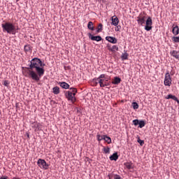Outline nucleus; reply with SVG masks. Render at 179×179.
Returning a JSON list of instances; mask_svg holds the SVG:
<instances>
[{"mask_svg": "<svg viewBox=\"0 0 179 179\" xmlns=\"http://www.w3.org/2000/svg\"><path fill=\"white\" fill-rule=\"evenodd\" d=\"M59 85L62 89H69V84L65 82L59 83Z\"/></svg>", "mask_w": 179, "mask_h": 179, "instance_id": "obj_16", "label": "nucleus"}, {"mask_svg": "<svg viewBox=\"0 0 179 179\" xmlns=\"http://www.w3.org/2000/svg\"><path fill=\"white\" fill-rule=\"evenodd\" d=\"M170 55L171 57H173V58H176V59H178L179 61V51L172 50L170 52Z\"/></svg>", "mask_w": 179, "mask_h": 179, "instance_id": "obj_12", "label": "nucleus"}, {"mask_svg": "<svg viewBox=\"0 0 179 179\" xmlns=\"http://www.w3.org/2000/svg\"><path fill=\"white\" fill-rule=\"evenodd\" d=\"M121 30V27L120 25H117V27L115 28V31H120Z\"/></svg>", "mask_w": 179, "mask_h": 179, "instance_id": "obj_34", "label": "nucleus"}, {"mask_svg": "<svg viewBox=\"0 0 179 179\" xmlns=\"http://www.w3.org/2000/svg\"><path fill=\"white\" fill-rule=\"evenodd\" d=\"M96 138H97V141H99V142H100L101 141H103V140L104 141V135L101 136V135L97 134Z\"/></svg>", "mask_w": 179, "mask_h": 179, "instance_id": "obj_27", "label": "nucleus"}, {"mask_svg": "<svg viewBox=\"0 0 179 179\" xmlns=\"http://www.w3.org/2000/svg\"><path fill=\"white\" fill-rule=\"evenodd\" d=\"M40 123L34 122L32 123V128L34 129L35 132L40 131Z\"/></svg>", "mask_w": 179, "mask_h": 179, "instance_id": "obj_13", "label": "nucleus"}, {"mask_svg": "<svg viewBox=\"0 0 179 179\" xmlns=\"http://www.w3.org/2000/svg\"><path fill=\"white\" fill-rule=\"evenodd\" d=\"M89 38H90L92 41H101L102 38L100 36H94L92 35V34H88Z\"/></svg>", "mask_w": 179, "mask_h": 179, "instance_id": "obj_8", "label": "nucleus"}, {"mask_svg": "<svg viewBox=\"0 0 179 179\" xmlns=\"http://www.w3.org/2000/svg\"><path fill=\"white\" fill-rule=\"evenodd\" d=\"M131 106H132L134 110H138V108H139V105L136 102H133L131 103Z\"/></svg>", "mask_w": 179, "mask_h": 179, "instance_id": "obj_26", "label": "nucleus"}, {"mask_svg": "<svg viewBox=\"0 0 179 179\" xmlns=\"http://www.w3.org/2000/svg\"><path fill=\"white\" fill-rule=\"evenodd\" d=\"M108 50L111 51V52H115V51H118V46L116 45H113L112 47L108 46Z\"/></svg>", "mask_w": 179, "mask_h": 179, "instance_id": "obj_14", "label": "nucleus"}, {"mask_svg": "<svg viewBox=\"0 0 179 179\" xmlns=\"http://www.w3.org/2000/svg\"><path fill=\"white\" fill-rule=\"evenodd\" d=\"M110 160H115V162H117L118 160V154L117 152L113 153L110 157Z\"/></svg>", "mask_w": 179, "mask_h": 179, "instance_id": "obj_17", "label": "nucleus"}, {"mask_svg": "<svg viewBox=\"0 0 179 179\" xmlns=\"http://www.w3.org/2000/svg\"><path fill=\"white\" fill-rule=\"evenodd\" d=\"M172 33L174 34V36H178L179 34V27L178 25L174 26V24L172 27Z\"/></svg>", "mask_w": 179, "mask_h": 179, "instance_id": "obj_11", "label": "nucleus"}, {"mask_svg": "<svg viewBox=\"0 0 179 179\" xmlns=\"http://www.w3.org/2000/svg\"><path fill=\"white\" fill-rule=\"evenodd\" d=\"M97 33H101V31H103V24H99L98 27H97Z\"/></svg>", "mask_w": 179, "mask_h": 179, "instance_id": "obj_24", "label": "nucleus"}, {"mask_svg": "<svg viewBox=\"0 0 179 179\" xmlns=\"http://www.w3.org/2000/svg\"><path fill=\"white\" fill-rule=\"evenodd\" d=\"M113 26H118V24L120 23V20H118V17L116 15H113L111 17Z\"/></svg>", "mask_w": 179, "mask_h": 179, "instance_id": "obj_9", "label": "nucleus"}, {"mask_svg": "<svg viewBox=\"0 0 179 179\" xmlns=\"http://www.w3.org/2000/svg\"><path fill=\"white\" fill-rule=\"evenodd\" d=\"M171 82H172V80H171V76H170V73L167 72L165 74L164 85L165 86L170 87V86H171Z\"/></svg>", "mask_w": 179, "mask_h": 179, "instance_id": "obj_6", "label": "nucleus"}, {"mask_svg": "<svg viewBox=\"0 0 179 179\" xmlns=\"http://www.w3.org/2000/svg\"><path fill=\"white\" fill-rule=\"evenodd\" d=\"M108 177H109V179H111L112 177H113V174H109V175H108Z\"/></svg>", "mask_w": 179, "mask_h": 179, "instance_id": "obj_36", "label": "nucleus"}, {"mask_svg": "<svg viewBox=\"0 0 179 179\" xmlns=\"http://www.w3.org/2000/svg\"><path fill=\"white\" fill-rule=\"evenodd\" d=\"M111 78L106 76V74H101L99 78H95L92 80L94 86H97L99 84L100 87H106V86H110L111 82H110Z\"/></svg>", "mask_w": 179, "mask_h": 179, "instance_id": "obj_3", "label": "nucleus"}, {"mask_svg": "<svg viewBox=\"0 0 179 179\" xmlns=\"http://www.w3.org/2000/svg\"><path fill=\"white\" fill-rule=\"evenodd\" d=\"M0 179H8V176H1Z\"/></svg>", "mask_w": 179, "mask_h": 179, "instance_id": "obj_35", "label": "nucleus"}, {"mask_svg": "<svg viewBox=\"0 0 179 179\" xmlns=\"http://www.w3.org/2000/svg\"><path fill=\"white\" fill-rule=\"evenodd\" d=\"M52 92L54 94H59V87H54L52 88Z\"/></svg>", "mask_w": 179, "mask_h": 179, "instance_id": "obj_19", "label": "nucleus"}, {"mask_svg": "<svg viewBox=\"0 0 179 179\" xmlns=\"http://www.w3.org/2000/svg\"><path fill=\"white\" fill-rule=\"evenodd\" d=\"M17 2H19V0H16Z\"/></svg>", "mask_w": 179, "mask_h": 179, "instance_id": "obj_38", "label": "nucleus"}, {"mask_svg": "<svg viewBox=\"0 0 179 179\" xmlns=\"http://www.w3.org/2000/svg\"><path fill=\"white\" fill-rule=\"evenodd\" d=\"M137 142L141 145V146H143V145L145 144V141H143V140H141V138H138L137 140Z\"/></svg>", "mask_w": 179, "mask_h": 179, "instance_id": "obj_30", "label": "nucleus"}, {"mask_svg": "<svg viewBox=\"0 0 179 179\" xmlns=\"http://www.w3.org/2000/svg\"><path fill=\"white\" fill-rule=\"evenodd\" d=\"M106 40L109 43H111L112 44H117L118 41V40H117V38H114L112 36H106Z\"/></svg>", "mask_w": 179, "mask_h": 179, "instance_id": "obj_10", "label": "nucleus"}, {"mask_svg": "<svg viewBox=\"0 0 179 179\" xmlns=\"http://www.w3.org/2000/svg\"><path fill=\"white\" fill-rule=\"evenodd\" d=\"M113 179H121V176L120 175L115 174L113 175Z\"/></svg>", "mask_w": 179, "mask_h": 179, "instance_id": "obj_32", "label": "nucleus"}, {"mask_svg": "<svg viewBox=\"0 0 179 179\" xmlns=\"http://www.w3.org/2000/svg\"><path fill=\"white\" fill-rule=\"evenodd\" d=\"M3 85H4V86H9V81H8V80H4V82H3Z\"/></svg>", "mask_w": 179, "mask_h": 179, "instance_id": "obj_33", "label": "nucleus"}, {"mask_svg": "<svg viewBox=\"0 0 179 179\" xmlns=\"http://www.w3.org/2000/svg\"><path fill=\"white\" fill-rule=\"evenodd\" d=\"M112 83L113 85H120L121 83V78L120 77H115Z\"/></svg>", "mask_w": 179, "mask_h": 179, "instance_id": "obj_15", "label": "nucleus"}, {"mask_svg": "<svg viewBox=\"0 0 179 179\" xmlns=\"http://www.w3.org/2000/svg\"><path fill=\"white\" fill-rule=\"evenodd\" d=\"M134 125H139V120H133Z\"/></svg>", "mask_w": 179, "mask_h": 179, "instance_id": "obj_31", "label": "nucleus"}, {"mask_svg": "<svg viewBox=\"0 0 179 179\" xmlns=\"http://www.w3.org/2000/svg\"><path fill=\"white\" fill-rule=\"evenodd\" d=\"M172 40H173V43H179V37H178V36H173L172 38Z\"/></svg>", "mask_w": 179, "mask_h": 179, "instance_id": "obj_29", "label": "nucleus"}, {"mask_svg": "<svg viewBox=\"0 0 179 179\" xmlns=\"http://www.w3.org/2000/svg\"><path fill=\"white\" fill-rule=\"evenodd\" d=\"M138 125L139 128H143V127L146 125V124L145 123V120H139Z\"/></svg>", "mask_w": 179, "mask_h": 179, "instance_id": "obj_25", "label": "nucleus"}, {"mask_svg": "<svg viewBox=\"0 0 179 179\" xmlns=\"http://www.w3.org/2000/svg\"><path fill=\"white\" fill-rule=\"evenodd\" d=\"M128 55H129L127 53V52H125L124 53H122L121 56L122 61H125L128 59Z\"/></svg>", "mask_w": 179, "mask_h": 179, "instance_id": "obj_21", "label": "nucleus"}, {"mask_svg": "<svg viewBox=\"0 0 179 179\" xmlns=\"http://www.w3.org/2000/svg\"><path fill=\"white\" fill-rule=\"evenodd\" d=\"M76 93H78V90L76 88L71 87L69 91H66L64 92V96L69 101H71V103H75L76 101Z\"/></svg>", "mask_w": 179, "mask_h": 179, "instance_id": "obj_4", "label": "nucleus"}, {"mask_svg": "<svg viewBox=\"0 0 179 179\" xmlns=\"http://www.w3.org/2000/svg\"><path fill=\"white\" fill-rule=\"evenodd\" d=\"M1 27L3 31H6L8 34H15V31H16V27L12 22H6L1 24Z\"/></svg>", "mask_w": 179, "mask_h": 179, "instance_id": "obj_5", "label": "nucleus"}, {"mask_svg": "<svg viewBox=\"0 0 179 179\" xmlns=\"http://www.w3.org/2000/svg\"><path fill=\"white\" fill-rule=\"evenodd\" d=\"M124 166L126 168H127L128 170H132V163L126 162L124 163Z\"/></svg>", "mask_w": 179, "mask_h": 179, "instance_id": "obj_20", "label": "nucleus"}, {"mask_svg": "<svg viewBox=\"0 0 179 179\" xmlns=\"http://www.w3.org/2000/svg\"><path fill=\"white\" fill-rule=\"evenodd\" d=\"M44 66L45 64H43L40 59L35 57L31 59L29 67L24 71V76L35 82H39L40 78L44 76V72H45Z\"/></svg>", "mask_w": 179, "mask_h": 179, "instance_id": "obj_1", "label": "nucleus"}, {"mask_svg": "<svg viewBox=\"0 0 179 179\" xmlns=\"http://www.w3.org/2000/svg\"><path fill=\"white\" fill-rule=\"evenodd\" d=\"M37 164L41 169H44L45 170L48 169V164H47V162L44 159H39L37 162Z\"/></svg>", "mask_w": 179, "mask_h": 179, "instance_id": "obj_7", "label": "nucleus"}, {"mask_svg": "<svg viewBox=\"0 0 179 179\" xmlns=\"http://www.w3.org/2000/svg\"><path fill=\"white\" fill-rule=\"evenodd\" d=\"M103 141H106L108 145L111 143V138H110L109 136H107L106 135H104Z\"/></svg>", "mask_w": 179, "mask_h": 179, "instance_id": "obj_23", "label": "nucleus"}, {"mask_svg": "<svg viewBox=\"0 0 179 179\" xmlns=\"http://www.w3.org/2000/svg\"><path fill=\"white\" fill-rule=\"evenodd\" d=\"M137 22L138 24L141 26H143L145 23V30L147 31H150L152 30V24H153V21L152 20V17H148L146 20V14L145 13H141L137 17Z\"/></svg>", "mask_w": 179, "mask_h": 179, "instance_id": "obj_2", "label": "nucleus"}, {"mask_svg": "<svg viewBox=\"0 0 179 179\" xmlns=\"http://www.w3.org/2000/svg\"><path fill=\"white\" fill-rule=\"evenodd\" d=\"M13 179H17V178H16V177H14V178H13Z\"/></svg>", "mask_w": 179, "mask_h": 179, "instance_id": "obj_37", "label": "nucleus"}, {"mask_svg": "<svg viewBox=\"0 0 179 179\" xmlns=\"http://www.w3.org/2000/svg\"><path fill=\"white\" fill-rule=\"evenodd\" d=\"M103 152L106 155H110V148L109 147H103Z\"/></svg>", "mask_w": 179, "mask_h": 179, "instance_id": "obj_22", "label": "nucleus"}, {"mask_svg": "<svg viewBox=\"0 0 179 179\" xmlns=\"http://www.w3.org/2000/svg\"><path fill=\"white\" fill-rule=\"evenodd\" d=\"M24 50L25 51V52H29V51H30V50H31V48H30V45H27L24 46Z\"/></svg>", "mask_w": 179, "mask_h": 179, "instance_id": "obj_28", "label": "nucleus"}, {"mask_svg": "<svg viewBox=\"0 0 179 179\" xmlns=\"http://www.w3.org/2000/svg\"><path fill=\"white\" fill-rule=\"evenodd\" d=\"M87 29H89V30H94V26L93 25V22L90 21L87 24Z\"/></svg>", "mask_w": 179, "mask_h": 179, "instance_id": "obj_18", "label": "nucleus"}]
</instances>
